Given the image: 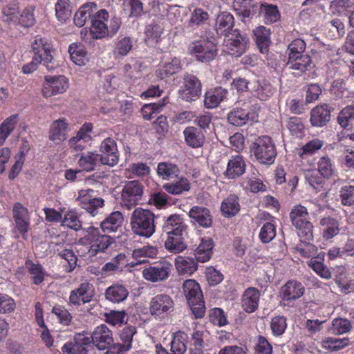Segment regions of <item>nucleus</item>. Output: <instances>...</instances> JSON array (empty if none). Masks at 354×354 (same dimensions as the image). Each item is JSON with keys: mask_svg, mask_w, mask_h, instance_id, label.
<instances>
[{"mask_svg": "<svg viewBox=\"0 0 354 354\" xmlns=\"http://www.w3.org/2000/svg\"><path fill=\"white\" fill-rule=\"evenodd\" d=\"M31 48L34 55L31 62L23 66L24 73L28 74L35 71L41 64L48 71H54L59 66L54 56L55 49L50 40L37 37L31 44Z\"/></svg>", "mask_w": 354, "mask_h": 354, "instance_id": "nucleus-1", "label": "nucleus"}, {"mask_svg": "<svg viewBox=\"0 0 354 354\" xmlns=\"http://www.w3.org/2000/svg\"><path fill=\"white\" fill-rule=\"evenodd\" d=\"M155 215L147 209L136 208L131 214L130 225L133 232L138 236L150 238L155 232Z\"/></svg>", "mask_w": 354, "mask_h": 354, "instance_id": "nucleus-2", "label": "nucleus"}, {"mask_svg": "<svg viewBox=\"0 0 354 354\" xmlns=\"http://www.w3.org/2000/svg\"><path fill=\"white\" fill-rule=\"evenodd\" d=\"M290 221L297 230V234L304 243L313 240V224L309 221V212L306 206L297 204L290 212Z\"/></svg>", "mask_w": 354, "mask_h": 354, "instance_id": "nucleus-3", "label": "nucleus"}, {"mask_svg": "<svg viewBox=\"0 0 354 354\" xmlns=\"http://www.w3.org/2000/svg\"><path fill=\"white\" fill-rule=\"evenodd\" d=\"M250 151L258 162L263 165H272L277 156L275 144L267 136L257 138L250 145Z\"/></svg>", "mask_w": 354, "mask_h": 354, "instance_id": "nucleus-4", "label": "nucleus"}, {"mask_svg": "<svg viewBox=\"0 0 354 354\" xmlns=\"http://www.w3.org/2000/svg\"><path fill=\"white\" fill-rule=\"evenodd\" d=\"M145 187L137 180H129L124 183L120 195V204L122 207L131 210L138 205L144 195Z\"/></svg>", "mask_w": 354, "mask_h": 354, "instance_id": "nucleus-5", "label": "nucleus"}, {"mask_svg": "<svg viewBox=\"0 0 354 354\" xmlns=\"http://www.w3.org/2000/svg\"><path fill=\"white\" fill-rule=\"evenodd\" d=\"M84 239L91 244L86 247L89 257H94L98 252H104L113 242L114 239L108 235L100 234L98 228L88 227Z\"/></svg>", "mask_w": 354, "mask_h": 354, "instance_id": "nucleus-6", "label": "nucleus"}, {"mask_svg": "<svg viewBox=\"0 0 354 354\" xmlns=\"http://www.w3.org/2000/svg\"><path fill=\"white\" fill-rule=\"evenodd\" d=\"M189 53L199 62L208 63L216 57V44L207 39L192 42L188 47Z\"/></svg>", "mask_w": 354, "mask_h": 354, "instance_id": "nucleus-7", "label": "nucleus"}, {"mask_svg": "<svg viewBox=\"0 0 354 354\" xmlns=\"http://www.w3.org/2000/svg\"><path fill=\"white\" fill-rule=\"evenodd\" d=\"M173 270L172 264L162 260L142 270L143 277L151 282H161L166 281Z\"/></svg>", "mask_w": 354, "mask_h": 354, "instance_id": "nucleus-8", "label": "nucleus"}, {"mask_svg": "<svg viewBox=\"0 0 354 354\" xmlns=\"http://www.w3.org/2000/svg\"><path fill=\"white\" fill-rule=\"evenodd\" d=\"M258 118V114L250 108L248 102H243L242 106H236L227 114L228 122L236 127L250 122H257Z\"/></svg>", "mask_w": 354, "mask_h": 354, "instance_id": "nucleus-9", "label": "nucleus"}, {"mask_svg": "<svg viewBox=\"0 0 354 354\" xmlns=\"http://www.w3.org/2000/svg\"><path fill=\"white\" fill-rule=\"evenodd\" d=\"M313 57L308 54L301 55L299 56H292L288 58L286 66L292 70V74L295 77H301L306 72L310 71L315 66L313 59L316 55V52L311 50Z\"/></svg>", "mask_w": 354, "mask_h": 354, "instance_id": "nucleus-10", "label": "nucleus"}, {"mask_svg": "<svg viewBox=\"0 0 354 354\" xmlns=\"http://www.w3.org/2000/svg\"><path fill=\"white\" fill-rule=\"evenodd\" d=\"M201 82L196 75L186 73L183 76V87L180 91V97L189 102L196 101L201 95Z\"/></svg>", "mask_w": 354, "mask_h": 354, "instance_id": "nucleus-11", "label": "nucleus"}, {"mask_svg": "<svg viewBox=\"0 0 354 354\" xmlns=\"http://www.w3.org/2000/svg\"><path fill=\"white\" fill-rule=\"evenodd\" d=\"M68 87L67 78L64 75H46L42 88L45 97L64 93Z\"/></svg>", "mask_w": 354, "mask_h": 354, "instance_id": "nucleus-12", "label": "nucleus"}, {"mask_svg": "<svg viewBox=\"0 0 354 354\" xmlns=\"http://www.w3.org/2000/svg\"><path fill=\"white\" fill-rule=\"evenodd\" d=\"M174 303L171 297L165 294L154 296L149 304V311L153 316L164 317L173 311Z\"/></svg>", "mask_w": 354, "mask_h": 354, "instance_id": "nucleus-13", "label": "nucleus"}, {"mask_svg": "<svg viewBox=\"0 0 354 354\" xmlns=\"http://www.w3.org/2000/svg\"><path fill=\"white\" fill-rule=\"evenodd\" d=\"M90 339L91 343L101 351L109 349L113 345V333L105 324L96 327Z\"/></svg>", "mask_w": 354, "mask_h": 354, "instance_id": "nucleus-14", "label": "nucleus"}, {"mask_svg": "<svg viewBox=\"0 0 354 354\" xmlns=\"http://www.w3.org/2000/svg\"><path fill=\"white\" fill-rule=\"evenodd\" d=\"M102 153L101 163L109 166H114L119 160L118 147L115 141L111 138L104 139L100 147Z\"/></svg>", "mask_w": 354, "mask_h": 354, "instance_id": "nucleus-15", "label": "nucleus"}, {"mask_svg": "<svg viewBox=\"0 0 354 354\" xmlns=\"http://www.w3.org/2000/svg\"><path fill=\"white\" fill-rule=\"evenodd\" d=\"M334 107L328 104H322L313 108L310 111V122L312 126L322 127L326 126L331 119V112Z\"/></svg>", "mask_w": 354, "mask_h": 354, "instance_id": "nucleus-16", "label": "nucleus"}, {"mask_svg": "<svg viewBox=\"0 0 354 354\" xmlns=\"http://www.w3.org/2000/svg\"><path fill=\"white\" fill-rule=\"evenodd\" d=\"M91 344L90 337L77 334L72 341L62 346V350L64 354H87Z\"/></svg>", "mask_w": 354, "mask_h": 354, "instance_id": "nucleus-17", "label": "nucleus"}, {"mask_svg": "<svg viewBox=\"0 0 354 354\" xmlns=\"http://www.w3.org/2000/svg\"><path fill=\"white\" fill-rule=\"evenodd\" d=\"M228 37L226 46L229 53L235 57L241 56L248 47L249 39L241 35L238 30H234Z\"/></svg>", "mask_w": 354, "mask_h": 354, "instance_id": "nucleus-18", "label": "nucleus"}, {"mask_svg": "<svg viewBox=\"0 0 354 354\" xmlns=\"http://www.w3.org/2000/svg\"><path fill=\"white\" fill-rule=\"evenodd\" d=\"M94 295V289L92 284L82 283L79 288L72 290L70 294V303L75 306H80L89 302Z\"/></svg>", "mask_w": 354, "mask_h": 354, "instance_id": "nucleus-19", "label": "nucleus"}, {"mask_svg": "<svg viewBox=\"0 0 354 354\" xmlns=\"http://www.w3.org/2000/svg\"><path fill=\"white\" fill-rule=\"evenodd\" d=\"M13 218L18 231L25 238L30 225V216L26 207L19 203L15 204L12 209Z\"/></svg>", "mask_w": 354, "mask_h": 354, "instance_id": "nucleus-20", "label": "nucleus"}, {"mask_svg": "<svg viewBox=\"0 0 354 354\" xmlns=\"http://www.w3.org/2000/svg\"><path fill=\"white\" fill-rule=\"evenodd\" d=\"M162 230L167 235H178L183 234L186 230V225L180 215L172 214L165 221Z\"/></svg>", "mask_w": 354, "mask_h": 354, "instance_id": "nucleus-21", "label": "nucleus"}, {"mask_svg": "<svg viewBox=\"0 0 354 354\" xmlns=\"http://www.w3.org/2000/svg\"><path fill=\"white\" fill-rule=\"evenodd\" d=\"M260 299L259 291L255 288H248L242 295L241 306L248 313L257 310Z\"/></svg>", "mask_w": 354, "mask_h": 354, "instance_id": "nucleus-22", "label": "nucleus"}, {"mask_svg": "<svg viewBox=\"0 0 354 354\" xmlns=\"http://www.w3.org/2000/svg\"><path fill=\"white\" fill-rule=\"evenodd\" d=\"M305 288L301 282L288 281L281 288L282 299L284 301L296 300L304 293Z\"/></svg>", "mask_w": 354, "mask_h": 354, "instance_id": "nucleus-23", "label": "nucleus"}, {"mask_svg": "<svg viewBox=\"0 0 354 354\" xmlns=\"http://www.w3.org/2000/svg\"><path fill=\"white\" fill-rule=\"evenodd\" d=\"M246 165L243 158L241 156H232L228 160L227 169L224 176L228 179H235L243 174Z\"/></svg>", "mask_w": 354, "mask_h": 354, "instance_id": "nucleus-24", "label": "nucleus"}, {"mask_svg": "<svg viewBox=\"0 0 354 354\" xmlns=\"http://www.w3.org/2000/svg\"><path fill=\"white\" fill-rule=\"evenodd\" d=\"M129 295L128 289L122 284L116 283L108 287L104 292L106 300L113 304L124 301Z\"/></svg>", "mask_w": 354, "mask_h": 354, "instance_id": "nucleus-25", "label": "nucleus"}, {"mask_svg": "<svg viewBox=\"0 0 354 354\" xmlns=\"http://www.w3.org/2000/svg\"><path fill=\"white\" fill-rule=\"evenodd\" d=\"M189 217L203 227H209L212 223L209 210L202 206H194L189 212Z\"/></svg>", "mask_w": 354, "mask_h": 354, "instance_id": "nucleus-26", "label": "nucleus"}, {"mask_svg": "<svg viewBox=\"0 0 354 354\" xmlns=\"http://www.w3.org/2000/svg\"><path fill=\"white\" fill-rule=\"evenodd\" d=\"M234 26V17L230 12H223L216 19V31L219 36L229 37Z\"/></svg>", "mask_w": 354, "mask_h": 354, "instance_id": "nucleus-27", "label": "nucleus"}, {"mask_svg": "<svg viewBox=\"0 0 354 354\" xmlns=\"http://www.w3.org/2000/svg\"><path fill=\"white\" fill-rule=\"evenodd\" d=\"M182 67L180 61L176 57L170 58L160 65L156 73L160 79H165L177 73Z\"/></svg>", "mask_w": 354, "mask_h": 354, "instance_id": "nucleus-28", "label": "nucleus"}, {"mask_svg": "<svg viewBox=\"0 0 354 354\" xmlns=\"http://www.w3.org/2000/svg\"><path fill=\"white\" fill-rule=\"evenodd\" d=\"M183 290L188 304L197 302L203 299V293L199 284L194 279H187L183 284Z\"/></svg>", "mask_w": 354, "mask_h": 354, "instance_id": "nucleus-29", "label": "nucleus"}, {"mask_svg": "<svg viewBox=\"0 0 354 354\" xmlns=\"http://www.w3.org/2000/svg\"><path fill=\"white\" fill-rule=\"evenodd\" d=\"M175 180L172 182L165 183L162 188L169 194L172 195H179L185 192H188L190 189V183L188 179L185 176H178L174 178Z\"/></svg>", "mask_w": 354, "mask_h": 354, "instance_id": "nucleus-30", "label": "nucleus"}, {"mask_svg": "<svg viewBox=\"0 0 354 354\" xmlns=\"http://www.w3.org/2000/svg\"><path fill=\"white\" fill-rule=\"evenodd\" d=\"M185 140L187 145L193 148L203 146L205 142V136L201 130L195 127H187L183 131Z\"/></svg>", "mask_w": 354, "mask_h": 354, "instance_id": "nucleus-31", "label": "nucleus"}, {"mask_svg": "<svg viewBox=\"0 0 354 354\" xmlns=\"http://www.w3.org/2000/svg\"><path fill=\"white\" fill-rule=\"evenodd\" d=\"M227 93V90L221 87H217L207 91L204 99L205 107L213 109L218 106L226 98Z\"/></svg>", "mask_w": 354, "mask_h": 354, "instance_id": "nucleus-32", "label": "nucleus"}, {"mask_svg": "<svg viewBox=\"0 0 354 354\" xmlns=\"http://www.w3.org/2000/svg\"><path fill=\"white\" fill-rule=\"evenodd\" d=\"M68 123L64 118L54 121L50 127V139L56 144H59L66 139Z\"/></svg>", "mask_w": 354, "mask_h": 354, "instance_id": "nucleus-33", "label": "nucleus"}, {"mask_svg": "<svg viewBox=\"0 0 354 354\" xmlns=\"http://www.w3.org/2000/svg\"><path fill=\"white\" fill-rule=\"evenodd\" d=\"M96 9L97 5L95 2H87L82 5L74 16L75 24L80 28L84 26L87 20L92 19L91 17Z\"/></svg>", "mask_w": 354, "mask_h": 354, "instance_id": "nucleus-34", "label": "nucleus"}, {"mask_svg": "<svg viewBox=\"0 0 354 354\" xmlns=\"http://www.w3.org/2000/svg\"><path fill=\"white\" fill-rule=\"evenodd\" d=\"M324 253H319L308 261V266L322 278L330 279L332 278V273L328 267L324 265Z\"/></svg>", "mask_w": 354, "mask_h": 354, "instance_id": "nucleus-35", "label": "nucleus"}, {"mask_svg": "<svg viewBox=\"0 0 354 354\" xmlns=\"http://www.w3.org/2000/svg\"><path fill=\"white\" fill-rule=\"evenodd\" d=\"M124 221L122 214L119 211L111 213L100 224L101 229L105 233L116 232Z\"/></svg>", "mask_w": 354, "mask_h": 354, "instance_id": "nucleus-36", "label": "nucleus"}, {"mask_svg": "<svg viewBox=\"0 0 354 354\" xmlns=\"http://www.w3.org/2000/svg\"><path fill=\"white\" fill-rule=\"evenodd\" d=\"M253 35L257 46L262 53H266L268 51V46L270 43V29L264 26H259L253 30Z\"/></svg>", "mask_w": 354, "mask_h": 354, "instance_id": "nucleus-37", "label": "nucleus"}, {"mask_svg": "<svg viewBox=\"0 0 354 354\" xmlns=\"http://www.w3.org/2000/svg\"><path fill=\"white\" fill-rule=\"evenodd\" d=\"M250 91L256 97L263 101L272 95L273 87L268 82L253 80L250 84Z\"/></svg>", "mask_w": 354, "mask_h": 354, "instance_id": "nucleus-38", "label": "nucleus"}, {"mask_svg": "<svg viewBox=\"0 0 354 354\" xmlns=\"http://www.w3.org/2000/svg\"><path fill=\"white\" fill-rule=\"evenodd\" d=\"M68 53L72 62L78 66H84L88 61V53L81 44H71L68 47Z\"/></svg>", "mask_w": 354, "mask_h": 354, "instance_id": "nucleus-39", "label": "nucleus"}, {"mask_svg": "<svg viewBox=\"0 0 354 354\" xmlns=\"http://www.w3.org/2000/svg\"><path fill=\"white\" fill-rule=\"evenodd\" d=\"M175 265L177 272L181 275H191L198 268L197 262L189 257H178Z\"/></svg>", "mask_w": 354, "mask_h": 354, "instance_id": "nucleus-40", "label": "nucleus"}, {"mask_svg": "<svg viewBox=\"0 0 354 354\" xmlns=\"http://www.w3.org/2000/svg\"><path fill=\"white\" fill-rule=\"evenodd\" d=\"M157 174L164 180H169L178 178L180 174L178 166L169 161L159 162L157 167Z\"/></svg>", "mask_w": 354, "mask_h": 354, "instance_id": "nucleus-41", "label": "nucleus"}, {"mask_svg": "<svg viewBox=\"0 0 354 354\" xmlns=\"http://www.w3.org/2000/svg\"><path fill=\"white\" fill-rule=\"evenodd\" d=\"M214 248L213 241L210 239H202L201 243L194 252L195 258L198 261L205 263L209 260Z\"/></svg>", "mask_w": 354, "mask_h": 354, "instance_id": "nucleus-42", "label": "nucleus"}, {"mask_svg": "<svg viewBox=\"0 0 354 354\" xmlns=\"http://www.w3.org/2000/svg\"><path fill=\"white\" fill-rule=\"evenodd\" d=\"M319 225L324 228L323 236L325 239L334 237L339 232L337 221L331 216L323 217L319 221Z\"/></svg>", "mask_w": 354, "mask_h": 354, "instance_id": "nucleus-43", "label": "nucleus"}, {"mask_svg": "<svg viewBox=\"0 0 354 354\" xmlns=\"http://www.w3.org/2000/svg\"><path fill=\"white\" fill-rule=\"evenodd\" d=\"M100 162V155L94 152L83 153L78 160L80 167L86 171L94 170Z\"/></svg>", "mask_w": 354, "mask_h": 354, "instance_id": "nucleus-44", "label": "nucleus"}, {"mask_svg": "<svg viewBox=\"0 0 354 354\" xmlns=\"http://www.w3.org/2000/svg\"><path fill=\"white\" fill-rule=\"evenodd\" d=\"M18 124V115L13 114L5 119L0 124V145H2L8 136L15 129Z\"/></svg>", "mask_w": 354, "mask_h": 354, "instance_id": "nucleus-45", "label": "nucleus"}, {"mask_svg": "<svg viewBox=\"0 0 354 354\" xmlns=\"http://www.w3.org/2000/svg\"><path fill=\"white\" fill-rule=\"evenodd\" d=\"M187 342L188 335L183 331H177L173 335L170 350L174 354H183L187 351Z\"/></svg>", "mask_w": 354, "mask_h": 354, "instance_id": "nucleus-46", "label": "nucleus"}, {"mask_svg": "<svg viewBox=\"0 0 354 354\" xmlns=\"http://www.w3.org/2000/svg\"><path fill=\"white\" fill-rule=\"evenodd\" d=\"M183 234L167 235V238L165 242V248L169 252L174 254H178L185 250L187 248V245L184 241Z\"/></svg>", "mask_w": 354, "mask_h": 354, "instance_id": "nucleus-47", "label": "nucleus"}, {"mask_svg": "<svg viewBox=\"0 0 354 354\" xmlns=\"http://www.w3.org/2000/svg\"><path fill=\"white\" fill-rule=\"evenodd\" d=\"M221 209L225 217L235 216L240 210L239 198L234 194L230 195L222 202Z\"/></svg>", "mask_w": 354, "mask_h": 354, "instance_id": "nucleus-48", "label": "nucleus"}, {"mask_svg": "<svg viewBox=\"0 0 354 354\" xmlns=\"http://www.w3.org/2000/svg\"><path fill=\"white\" fill-rule=\"evenodd\" d=\"M25 266L28 273L31 275L33 283L37 286L41 284L44 281L45 276L43 266L39 263H35L30 259L26 261Z\"/></svg>", "mask_w": 354, "mask_h": 354, "instance_id": "nucleus-49", "label": "nucleus"}, {"mask_svg": "<svg viewBox=\"0 0 354 354\" xmlns=\"http://www.w3.org/2000/svg\"><path fill=\"white\" fill-rule=\"evenodd\" d=\"M317 170L323 178H330L335 176V167L328 155L322 156L317 162Z\"/></svg>", "mask_w": 354, "mask_h": 354, "instance_id": "nucleus-50", "label": "nucleus"}, {"mask_svg": "<svg viewBox=\"0 0 354 354\" xmlns=\"http://www.w3.org/2000/svg\"><path fill=\"white\" fill-rule=\"evenodd\" d=\"M259 15L263 17L267 24H272L278 21L280 18V13L277 6L261 3L259 8Z\"/></svg>", "mask_w": 354, "mask_h": 354, "instance_id": "nucleus-51", "label": "nucleus"}, {"mask_svg": "<svg viewBox=\"0 0 354 354\" xmlns=\"http://www.w3.org/2000/svg\"><path fill=\"white\" fill-rule=\"evenodd\" d=\"M136 333V328L133 326H126L122 330L120 337L122 344H119V351L125 352L131 349L132 346L133 337Z\"/></svg>", "mask_w": 354, "mask_h": 354, "instance_id": "nucleus-52", "label": "nucleus"}, {"mask_svg": "<svg viewBox=\"0 0 354 354\" xmlns=\"http://www.w3.org/2000/svg\"><path fill=\"white\" fill-rule=\"evenodd\" d=\"M348 338L328 337L321 342L322 347L329 351H338L349 344Z\"/></svg>", "mask_w": 354, "mask_h": 354, "instance_id": "nucleus-53", "label": "nucleus"}, {"mask_svg": "<svg viewBox=\"0 0 354 354\" xmlns=\"http://www.w3.org/2000/svg\"><path fill=\"white\" fill-rule=\"evenodd\" d=\"M82 207L86 209L92 216H95L97 213L99 207L104 205V200L101 198H89L83 196L80 199Z\"/></svg>", "mask_w": 354, "mask_h": 354, "instance_id": "nucleus-54", "label": "nucleus"}, {"mask_svg": "<svg viewBox=\"0 0 354 354\" xmlns=\"http://www.w3.org/2000/svg\"><path fill=\"white\" fill-rule=\"evenodd\" d=\"M337 120L342 128H348L354 121V105H348L344 107L339 113Z\"/></svg>", "mask_w": 354, "mask_h": 354, "instance_id": "nucleus-55", "label": "nucleus"}, {"mask_svg": "<svg viewBox=\"0 0 354 354\" xmlns=\"http://www.w3.org/2000/svg\"><path fill=\"white\" fill-rule=\"evenodd\" d=\"M158 250L156 246L145 245L141 248L135 249L133 251V257L138 260V262L142 263L145 259L142 258L149 257L154 258L158 255Z\"/></svg>", "mask_w": 354, "mask_h": 354, "instance_id": "nucleus-56", "label": "nucleus"}, {"mask_svg": "<svg viewBox=\"0 0 354 354\" xmlns=\"http://www.w3.org/2000/svg\"><path fill=\"white\" fill-rule=\"evenodd\" d=\"M91 32L95 39H101L109 35L107 25L101 19H91Z\"/></svg>", "mask_w": 354, "mask_h": 354, "instance_id": "nucleus-57", "label": "nucleus"}, {"mask_svg": "<svg viewBox=\"0 0 354 354\" xmlns=\"http://www.w3.org/2000/svg\"><path fill=\"white\" fill-rule=\"evenodd\" d=\"M56 245L59 248L55 250V252L62 259H65L68 262L69 266L68 272L73 271L77 266V256L71 249L62 248L58 243H56Z\"/></svg>", "mask_w": 354, "mask_h": 354, "instance_id": "nucleus-58", "label": "nucleus"}, {"mask_svg": "<svg viewBox=\"0 0 354 354\" xmlns=\"http://www.w3.org/2000/svg\"><path fill=\"white\" fill-rule=\"evenodd\" d=\"M70 0H58L55 4L56 17L60 21H66L71 15Z\"/></svg>", "mask_w": 354, "mask_h": 354, "instance_id": "nucleus-59", "label": "nucleus"}, {"mask_svg": "<svg viewBox=\"0 0 354 354\" xmlns=\"http://www.w3.org/2000/svg\"><path fill=\"white\" fill-rule=\"evenodd\" d=\"M62 225L69 227L75 231H78L82 228V222L80 221L77 214L74 211H68L62 221Z\"/></svg>", "mask_w": 354, "mask_h": 354, "instance_id": "nucleus-60", "label": "nucleus"}, {"mask_svg": "<svg viewBox=\"0 0 354 354\" xmlns=\"http://www.w3.org/2000/svg\"><path fill=\"white\" fill-rule=\"evenodd\" d=\"M332 92L338 98H347L351 93L346 82L342 78L336 79L333 82Z\"/></svg>", "mask_w": 354, "mask_h": 354, "instance_id": "nucleus-61", "label": "nucleus"}, {"mask_svg": "<svg viewBox=\"0 0 354 354\" xmlns=\"http://www.w3.org/2000/svg\"><path fill=\"white\" fill-rule=\"evenodd\" d=\"M34 10L35 8L32 6L26 7L19 15L18 24L24 28L34 26L35 23Z\"/></svg>", "mask_w": 354, "mask_h": 354, "instance_id": "nucleus-62", "label": "nucleus"}, {"mask_svg": "<svg viewBox=\"0 0 354 354\" xmlns=\"http://www.w3.org/2000/svg\"><path fill=\"white\" fill-rule=\"evenodd\" d=\"M339 198L341 203L344 206H351L354 205V186L344 185L339 190Z\"/></svg>", "mask_w": 354, "mask_h": 354, "instance_id": "nucleus-63", "label": "nucleus"}, {"mask_svg": "<svg viewBox=\"0 0 354 354\" xmlns=\"http://www.w3.org/2000/svg\"><path fill=\"white\" fill-rule=\"evenodd\" d=\"M276 236V228L274 224L267 222L261 227L259 238L264 243H270Z\"/></svg>", "mask_w": 354, "mask_h": 354, "instance_id": "nucleus-64", "label": "nucleus"}]
</instances>
